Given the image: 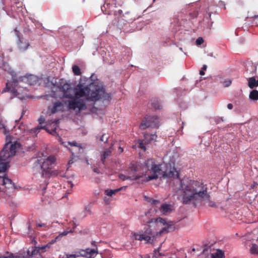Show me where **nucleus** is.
<instances>
[{
    "instance_id": "a211bd4d",
    "label": "nucleus",
    "mask_w": 258,
    "mask_h": 258,
    "mask_svg": "<svg viewBox=\"0 0 258 258\" xmlns=\"http://www.w3.org/2000/svg\"><path fill=\"white\" fill-rule=\"evenodd\" d=\"M38 246H35L34 247L32 248V250H28L27 251V254L25 253L23 254L25 255L26 258H29V257H33L38 254L40 255L41 252L39 251V249H38Z\"/></svg>"
},
{
    "instance_id": "c03bdc74",
    "label": "nucleus",
    "mask_w": 258,
    "mask_h": 258,
    "mask_svg": "<svg viewBox=\"0 0 258 258\" xmlns=\"http://www.w3.org/2000/svg\"><path fill=\"white\" fill-rule=\"evenodd\" d=\"M207 66L205 64L203 66L202 70H206L207 69Z\"/></svg>"
},
{
    "instance_id": "72a5a7b5",
    "label": "nucleus",
    "mask_w": 258,
    "mask_h": 258,
    "mask_svg": "<svg viewBox=\"0 0 258 258\" xmlns=\"http://www.w3.org/2000/svg\"><path fill=\"white\" fill-rule=\"evenodd\" d=\"M73 232V231L70 230V231H64L63 232L60 233L58 235L60 236V239H61L62 237L63 236L67 235L69 233Z\"/></svg>"
},
{
    "instance_id": "3c124183",
    "label": "nucleus",
    "mask_w": 258,
    "mask_h": 258,
    "mask_svg": "<svg viewBox=\"0 0 258 258\" xmlns=\"http://www.w3.org/2000/svg\"><path fill=\"white\" fill-rule=\"evenodd\" d=\"M71 186H73V184L72 182H71Z\"/></svg>"
},
{
    "instance_id": "a19ab883",
    "label": "nucleus",
    "mask_w": 258,
    "mask_h": 258,
    "mask_svg": "<svg viewBox=\"0 0 258 258\" xmlns=\"http://www.w3.org/2000/svg\"><path fill=\"white\" fill-rule=\"evenodd\" d=\"M233 104L232 103L228 104L227 108H228V109L231 110V109H232L233 108Z\"/></svg>"
},
{
    "instance_id": "c756f323",
    "label": "nucleus",
    "mask_w": 258,
    "mask_h": 258,
    "mask_svg": "<svg viewBox=\"0 0 258 258\" xmlns=\"http://www.w3.org/2000/svg\"><path fill=\"white\" fill-rule=\"evenodd\" d=\"M79 255L76 254H65L63 255H60L58 258H76Z\"/></svg>"
},
{
    "instance_id": "aec40b11",
    "label": "nucleus",
    "mask_w": 258,
    "mask_h": 258,
    "mask_svg": "<svg viewBox=\"0 0 258 258\" xmlns=\"http://www.w3.org/2000/svg\"><path fill=\"white\" fill-rule=\"evenodd\" d=\"M248 86L251 89L257 87L258 80H256L254 77L249 78L248 80Z\"/></svg>"
},
{
    "instance_id": "9d476101",
    "label": "nucleus",
    "mask_w": 258,
    "mask_h": 258,
    "mask_svg": "<svg viewBox=\"0 0 258 258\" xmlns=\"http://www.w3.org/2000/svg\"><path fill=\"white\" fill-rule=\"evenodd\" d=\"M143 172L140 171L138 166L133 164L130 167L127 175L120 174L119 177L122 180L126 179L134 180L143 177Z\"/></svg>"
},
{
    "instance_id": "a18cd8bd",
    "label": "nucleus",
    "mask_w": 258,
    "mask_h": 258,
    "mask_svg": "<svg viewBox=\"0 0 258 258\" xmlns=\"http://www.w3.org/2000/svg\"><path fill=\"white\" fill-rule=\"evenodd\" d=\"M95 243H96V242H95V241H92V245L93 246H96V244H95Z\"/></svg>"
},
{
    "instance_id": "393cba45",
    "label": "nucleus",
    "mask_w": 258,
    "mask_h": 258,
    "mask_svg": "<svg viewBox=\"0 0 258 258\" xmlns=\"http://www.w3.org/2000/svg\"><path fill=\"white\" fill-rule=\"evenodd\" d=\"M249 251L252 254H258V245L252 243L250 247Z\"/></svg>"
},
{
    "instance_id": "f704fd0d",
    "label": "nucleus",
    "mask_w": 258,
    "mask_h": 258,
    "mask_svg": "<svg viewBox=\"0 0 258 258\" xmlns=\"http://www.w3.org/2000/svg\"><path fill=\"white\" fill-rule=\"evenodd\" d=\"M208 206L211 207H216V204L213 201H209Z\"/></svg>"
},
{
    "instance_id": "5fc2aeb1",
    "label": "nucleus",
    "mask_w": 258,
    "mask_h": 258,
    "mask_svg": "<svg viewBox=\"0 0 258 258\" xmlns=\"http://www.w3.org/2000/svg\"><path fill=\"white\" fill-rule=\"evenodd\" d=\"M5 91H6V90H4L3 91V92H5Z\"/></svg>"
},
{
    "instance_id": "2f4dec72",
    "label": "nucleus",
    "mask_w": 258,
    "mask_h": 258,
    "mask_svg": "<svg viewBox=\"0 0 258 258\" xmlns=\"http://www.w3.org/2000/svg\"><path fill=\"white\" fill-rule=\"evenodd\" d=\"M231 84V81L230 80H225L222 82V84L225 87H229Z\"/></svg>"
},
{
    "instance_id": "7c9ffc66",
    "label": "nucleus",
    "mask_w": 258,
    "mask_h": 258,
    "mask_svg": "<svg viewBox=\"0 0 258 258\" xmlns=\"http://www.w3.org/2000/svg\"><path fill=\"white\" fill-rule=\"evenodd\" d=\"M148 202L149 203H151V204H152L153 205H156L157 204H158L160 203V202L158 200H154L152 199H148Z\"/></svg>"
},
{
    "instance_id": "a878e982",
    "label": "nucleus",
    "mask_w": 258,
    "mask_h": 258,
    "mask_svg": "<svg viewBox=\"0 0 258 258\" xmlns=\"http://www.w3.org/2000/svg\"><path fill=\"white\" fill-rule=\"evenodd\" d=\"M72 71L75 75L79 76L81 74V70L77 66H73L72 67Z\"/></svg>"
},
{
    "instance_id": "2eb2a0df",
    "label": "nucleus",
    "mask_w": 258,
    "mask_h": 258,
    "mask_svg": "<svg viewBox=\"0 0 258 258\" xmlns=\"http://www.w3.org/2000/svg\"><path fill=\"white\" fill-rule=\"evenodd\" d=\"M18 41L17 43V48L21 52L26 51L30 46L29 41L23 37L18 36Z\"/></svg>"
},
{
    "instance_id": "f257e3e1",
    "label": "nucleus",
    "mask_w": 258,
    "mask_h": 258,
    "mask_svg": "<svg viewBox=\"0 0 258 258\" xmlns=\"http://www.w3.org/2000/svg\"><path fill=\"white\" fill-rule=\"evenodd\" d=\"M54 85L62 92L63 98L71 99L65 102L68 109L77 113L86 109V101L94 103L99 100L109 101L111 99V94L105 92L103 85L90 83L89 79L85 78H82L74 89L71 83L63 79L55 81Z\"/></svg>"
},
{
    "instance_id": "412c9836",
    "label": "nucleus",
    "mask_w": 258,
    "mask_h": 258,
    "mask_svg": "<svg viewBox=\"0 0 258 258\" xmlns=\"http://www.w3.org/2000/svg\"><path fill=\"white\" fill-rule=\"evenodd\" d=\"M126 186H122L120 188H117L115 189H106L105 190V194L106 195L111 197L115 195L116 192L120 191L122 189H125Z\"/></svg>"
},
{
    "instance_id": "ddd939ff",
    "label": "nucleus",
    "mask_w": 258,
    "mask_h": 258,
    "mask_svg": "<svg viewBox=\"0 0 258 258\" xmlns=\"http://www.w3.org/2000/svg\"><path fill=\"white\" fill-rule=\"evenodd\" d=\"M98 253L97 248L96 249H92L87 248L85 249H81L77 252L76 255H79V256L86 257L87 258H94Z\"/></svg>"
},
{
    "instance_id": "e433bc0d",
    "label": "nucleus",
    "mask_w": 258,
    "mask_h": 258,
    "mask_svg": "<svg viewBox=\"0 0 258 258\" xmlns=\"http://www.w3.org/2000/svg\"><path fill=\"white\" fill-rule=\"evenodd\" d=\"M100 139L102 142H106L107 141V137H105V135H104L101 137Z\"/></svg>"
},
{
    "instance_id": "c9c22d12",
    "label": "nucleus",
    "mask_w": 258,
    "mask_h": 258,
    "mask_svg": "<svg viewBox=\"0 0 258 258\" xmlns=\"http://www.w3.org/2000/svg\"><path fill=\"white\" fill-rule=\"evenodd\" d=\"M44 121H45V118L43 116H41L38 119L39 123L40 124H42V123H43L44 122Z\"/></svg>"
},
{
    "instance_id": "6ab92c4d",
    "label": "nucleus",
    "mask_w": 258,
    "mask_h": 258,
    "mask_svg": "<svg viewBox=\"0 0 258 258\" xmlns=\"http://www.w3.org/2000/svg\"><path fill=\"white\" fill-rule=\"evenodd\" d=\"M225 255L224 252L220 250L217 249L215 253H210L207 255L206 258H224Z\"/></svg>"
},
{
    "instance_id": "473e14b6",
    "label": "nucleus",
    "mask_w": 258,
    "mask_h": 258,
    "mask_svg": "<svg viewBox=\"0 0 258 258\" xmlns=\"http://www.w3.org/2000/svg\"><path fill=\"white\" fill-rule=\"evenodd\" d=\"M203 42H204V40H203V38H202V37H199L197 39V40L196 41V45H200L202 44H203Z\"/></svg>"
},
{
    "instance_id": "37998d69",
    "label": "nucleus",
    "mask_w": 258,
    "mask_h": 258,
    "mask_svg": "<svg viewBox=\"0 0 258 258\" xmlns=\"http://www.w3.org/2000/svg\"><path fill=\"white\" fill-rule=\"evenodd\" d=\"M200 74L201 75H205V72H204V70H201V71H200Z\"/></svg>"
},
{
    "instance_id": "9b49d317",
    "label": "nucleus",
    "mask_w": 258,
    "mask_h": 258,
    "mask_svg": "<svg viewBox=\"0 0 258 258\" xmlns=\"http://www.w3.org/2000/svg\"><path fill=\"white\" fill-rule=\"evenodd\" d=\"M115 6L110 4H105L101 7V11L103 13L108 15H113L115 17L116 21L119 22V19L122 15V11L121 10H115Z\"/></svg>"
},
{
    "instance_id": "603ef678",
    "label": "nucleus",
    "mask_w": 258,
    "mask_h": 258,
    "mask_svg": "<svg viewBox=\"0 0 258 258\" xmlns=\"http://www.w3.org/2000/svg\"><path fill=\"white\" fill-rule=\"evenodd\" d=\"M23 127V125H22V126H21L20 127V128H22Z\"/></svg>"
},
{
    "instance_id": "c85d7f7f",
    "label": "nucleus",
    "mask_w": 258,
    "mask_h": 258,
    "mask_svg": "<svg viewBox=\"0 0 258 258\" xmlns=\"http://www.w3.org/2000/svg\"><path fill=\"white\" fill-rule=\"evenodd\" d=\"M111 153L110 149H105L103 153V155L101 157V160L104 162L105 159L108 157Z\"/></svg>"
},
{
    "instance_id": "f3484780",
    "label": "nucleus",
    "mask_w": 258,
    "mask_h": 258,
    "mask_svg": "<svg viewBox=\"0 0 258 258\" xmlns=\"http://www.w3.org/2000/svg\"><path fill=\"white\" fill-rule=\"evenodd\" d=\"M159 211L162 215H167L172 211L171 206L167 204H163L161 205Z\"/></svg>"
},
{
    "instance_id": "0eeeda50",
    "label": "nucleus",
    "mask_w": 258,
    "mask_h": 258,
    "mask_svg": "<svg viewBox=\"0 0 258 258\" xmlns=\"http://www.w3.org/2000/svg\"><path fill=\"white\" fill-rule=\"evenodd\" d=\"M56 157L51 155L44 159H37L36 163L40 165L42 170V176L47 177L51 174V169L55 166Z\"/></svg>"
},
{
    "instance_id": "5701e85b",
    "label": "nucleus",
    "mask_w": 258,
    "mask_h": 258,
    "mask_svg": "<svg viewBox=\"0 0 258 258\" xmlns=\"http://www.w3.org/2000/svg\"><path fill=\"white\" fill-rule=\"evenodd\" d=\"M0 258H26L25 255L20 253L19 254H14L13 253L9 254L7 256H1Z\"/></svg>"
},
{
    "instance_id": "09e8293b",
    "label": "nucleus",
    "mask_w": 258,
    "mask_h": 258,
    "mask_svg": "<svg viewBox=\"0 0 258 258\" xmlns=\"http://www.w3.org/2000/svg\"><path fill=\"white\" fill-rule=\"evenodd\" d=\"M119 149H120L121 152H123V149L122 148L119 147Z\"/></svg>"
},
{
    "instance_id": "39448f33",
    "label": "nucleus",
    "mask_w": 258,
    "mask_h": 258,
    "mask_svg": "<svg viewBox=\"0 0 258 258\" xmlns=\"http://www.w3.org/2000/svg\"><path fill=\"white\" fill-rule=\"evenodd\" d=\"M8 72L11 75L12 81L6 83V89L11 93L14 96L18 97L21 99L24 98V96H18L21 94L26 93L28 91L27 87L24 86L23 84L33 85L36 81V77L31 75L17 77V74L10 68Z\"/></svg>"
},
{
    "instance_id": "f8f14e48",
    "label": "nucleus",
    "mask_w": 258,
    "mask_h": 258,
    "mask_svg": "<svg viewBox=\"0 0 258 258\" xmlns=\"http://www.w3.org/2000/svg\"><path fill=\"white\" fill-rule=\"evenodd\" d=\"M61 144L67 148H68V145L73 147V148H68L72 153L73 155H74L75 154H77L78 153H81L83 152V147L80 144H78L76 141H73L72 142H68L67 143L62 142Z\"/></svg>"
},
{
    "instance_id": "4c0bfd02",
    "label": "nucleus",
    "mask_w": 258,
    "mask_h": 258,
    "mask_svg": "<svg viewBox=\"0 0 258 258\" xmlns=\"http://www.w3.org/2000/svg\"><path fill=\"white\" fill-rule=\"evenodd\" d=\"M93 171H94V172H95V173H97V174H99V173H100V171H99V169H98V168H96V167H94V168H93Z\"/></svg>"
},
{
    "instance_id": "6e6552de",
    "label": "nucleus",
    "mask_w": 258,
    "mask_h": 258,
    "mask_svg": "<svg viewBox=\"0 0 258 258\" xmlns=\"http://www.w3.org/2000/svg\"><path fill=\"white\" fill-rule=\"evenodd\" d=\"M58 120L55 119L54 120L49 121L47 124L45 126H41L34 127L33 128L29 130H24V134L27 135L28 134L32 135H36L41 129H45L47 132L52 135L56 134V130L58 126Z\"/></svg>"
},
{
    "instance_id": "ea45409f",
    "label": "nucleus",
    "mask_w": 258,
    "mask_h": 258,
    "mask_svg": "<svg viewBox=\"0 0 258 258\" xmlns=\"http://www.w3.org/2000/svg\"><path fill=\"white\" fill-rule=\"evenodd\" d=\"M36 225L37 226H39V227H45L46 226V224L44 223H37Z\"/></svg>"
},
{
    "instance_id": "58836bf2",
    "label": "nucleus",
    "mask_w": 258,
    "mask_h": 258,
    "mask_svg": "<svg viewBox=\"0 0 258 258\" xmlns=\"http://www.w3.org/2000/svg\"><path fill=\"white\" fill-rule=\"evenodd\" d=\"M221 121H223V119L222 117L217 118L216 120V122L217 123H220Z\"/></svg>"
},
{
    "instance_id": "4468645a",
    "label": "nucleus",
    "mask_w": 258,
    "mask_h": 258,
    "mask_svg": "<svg viewBox=\"0 0 258 258\" xmlns=\"http://www.w3.org/2000/svg\"><path fill=\"white\" fill-rule=\"evenodd\" d=\"M144 139L143 141H140L139 147L144 151L146 150L145 144H149L153 141H155L157 138V135L155 134H150L149 133H145L144 135Z\"/></svg>"
},
{
    "instance_id": "cd10ccee",
    "label": "nucleus",
    "mask_w": 258,
    "mask_h": 258,
    "mask_svg": "<svg viewBox=\"0 0 258 258\" xmlns=\"http://www.w3.org/2000/svg\"><path fill=\"white\" fill-rule=\"evenodd\" d=\"M38 248H39L38 249H39V251L41 252V253H43L48 250L50 248V247L47 243L44 245H42L41 246H38Z\"/></svg>"
},
{
    "instance_id": "79ce46f5",
    "label": "nucleus",
    "mask_w": 258,
    "mask_h": 258,
    "mask_svg": "<svg viewBox=\"0 0 258 258\" xmlns=\"http://www.w3.org/2000/svg\"><path fill=\"white\" fill-rule=\"evenodd\" d=\"M250 67L251 68V69L252 70V74H253L255 72V71L256 70V68L255 67H254L252 65H250Z\"/></svg>"
},
{
    "instance_id": "20e7f679",
    "label": "nucleus",
    "mask_w": 258,
    "mask_h": 258,
    "mask_svg": "<svg viewBox=\"0 0 258 258\" xmlns=\"http://www.w3.org/2000/svg\"><path fill=\"white\" fill-rule=\"evenodd\" d=\"M147 216V214H145L141 218L144 223L148 224V228L144 232H140L139 233L132 232L131 235V238L132 239L140 241L145 240L149 242L151 238L154 237L152 230L151 229L152 227L154 226L161 228L159 231L157 232V235H161L163 234L172 232L175 229L174 223L171 221H167L166 219L161 217L152 218L148 221L142 219L144 217H146Z\"/></svg>"
},
{
    "instance_id": "423d86ee",
    "label": "nucleus",
    "mask_w": 258,
    "mask_h": 258,
    "mask_svg": "<svg viewBox=\"0 0 258 258\" xmlns=\"http://www.w3.org/2000/svg\"><path fill=\"white\" fill-rule=\"evenodd\" d=\"M144 166L147 169L151 166L150 171L152 173V175L146 177L145 181L156 179L160 175L161 178H178L179 177V172L174 166H172L171 164H155L152 159H148L145 161Z\"/></svg>"
},
{
    "instance_id": "dca6fc26",
    "label": "nucleus",
    "mask_w": 258,
    "mask_h": 258,
    "mask_svg": "<svg viewBox=\"0 0 258 258\" xmlns=\"http://www.w3.org/2000/svg\"><path fill=\"white\" fill-rule=\"evenodd\" d=\"M48 109L52 113H55L58 111H63L64 110V106L61 102H56L52 107H49Z\"/></svg>"
},
{
    "instance_id": "864d4df0",
    "label": "nucleus",
    "mask_w": 258,
    "mask_h": 258,
    "mask_svg": "<svg viewBox=\"0 0 258 258\" xmlns=\"http://www.w3.org/2000/svg\"><path fill=\"white\" fill-rule=\"evenodd\" d=\"M180 49L181 50H182V48H181V47H180Z\"/></svg>"
},
{
    "instance_id": "6e6d98bb",
    "label": "nucleus",
    "mask_w": 258,
    "mask_h": 258,
    "mask_svg": "<svg viewBox=\"0 0 258 258\" xmlns=\"http://www.w3.org/2000/svg\"><path fill=\"white\" fill-rule=\"evenodd\" d=\"M1 191V188L0 187V192Z\"/></svg>"
},
{
    "instance_id": "7ed1b4c3",
    "label": "nucleus",
    "mask_w": 258,
    "mask_h": 258,
    "mask_svg": "<svg viewBox=\"0 0 258 258\" xmlns=\"http://www.w3.org/2000/svg\"><path fill=\"white\" fill-rule=\"evenodd\" d=\"M178 194L185 204L209 200L210 198L207 184L187 179L180 180Z\"/></svg>"
},
{
    "instance_id": "f03ea898",
    "label": "nucleus",
    "mask_w": 258,
    "mask_h": 258,
    "mask_svg": "<svg viewBox=\"0 0 258 258\" xmlns=\"http://www.w3.org/2000/svg\"><path fill=\"white\" fill-rule=\"evenodd\" d=\"M0 130L6 135V141L5 146L0 152V174L5 173L10 167V163L12 157L15 155L16 149L20 147V144L17 142L12 143L10 141L11 137L8 134L9 129L0 122ZM0 183L5 186L6 188L13 192L16 186L12 180L5 174L0 175Z\"/></svg>"
},
{
    "instance_id": "4be33fe9",
    "label": "nucleus",
    "mask_w": 258,
    "mask_h": 258,
    "mask_svg": "<svg viewBox=\"0 0 258 258\" xmlns=\"http://www.w3.org/2000/svg\"><path fill=\"white\" fill-rule=\"evenodd\" d=\"M151 103L152 106L156 109H160L162 108V105L157 99H154L151 100Z\"/></svg>"
},
{
    "instance_id": "bb28decb",
    "label": "nucleus",
    "mask_w": 258,
    "mask_h": 258,
    "mask_svg": "<svg viewBox=\"0 0 258 258\" xmlns=\"http://www.w3.org/2000/svg\"><path fill=\"white\" fill-rule=\"evenodd\" d=\"M60 236L57 235L54 238L51 239L49 242L47 243L48 245L51 248L52 245L56 243L57 241L60 240Z\"/></svg>"
},
{
    "instance_id": "49530a36",
    "label": "nucleus",
    "mask_w": 258,
    "mask_h": 258,
    "mask_svg": "<svg viewBox=\"0 0 258 258\" xmlns=\"http://www.w3.org/2000/svg\"><path fill=\"white\" fill-rule=\"evenodd\" d=\"M73 163V161L72 160H70L69 161V164H72Z\"/></svg>"
},
{
    "instance_id": "de8ad7c7",
    "label": "nucleus",
    "mask_w": 258,
    "mask_h": 258,
    "mask_svg": "<svg viewBox=\"0 0 258 258\" xmlns=\"http://www.w3.org/2000/svg\"><path fill=\"white\" fill-rule=\"evenodd\" d=\"M253 18H254L255 19H256L258 18V15H255V16L253 17Z\"/></svg>"
},
{
    "instance_id": "b1692460",
    "label": "nucleus",
    "mask_w": 258,
    "mask_h": 258,
    "mask_svg": "<svg viewBox=\"0 0 258 258\" xmlns=\"http://www.w3.org/2000/svg\"><path fill=\"white\" fill-rule=\"evenodd\" d=\"M250 99L252 100H258V91L256 90H253L251 91L249 95Z\"/></svg>"
},
{
    "instance_id": "1a4fd4ad",
    "label": "nucleus",
    "mask_w": 258,
    "mask_h": 258,
    "mask_svg": "<svg viewBox=\"0 0 258 258\" xmlns=\"http://www.w3.org/2000/svg\"><path fill=\"white\" fill-rule=\"evenodd\" d=\"M159 125L160 119L157 116L147 115L141 123L139 127L143 130L148 127L157 128Z\"/></svg>"
},
{
    "instance_id": "8fccbe9b",
    "label": "nucleus",
    "mask_w": 258,
    "mask_h": 258,
    "mask_svg": "<svg viewBox=\"0 0 258 258\" xmlns=\"http://www.w3.org/2000/svg\"><path fill=\"white\" fill-rule=\"evenodd\" d=\"M87 163L88 164H89V162H88V160H87Z\"/></svg>"
}]
</instances>
